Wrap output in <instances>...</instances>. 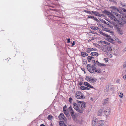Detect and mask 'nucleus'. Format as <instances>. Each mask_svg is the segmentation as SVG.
Here are the masks:
<instances>
[{
    "label": "nucleus",
    "mask_w": 126,
    "mask_h": 126,
    "mask_svg": "<svg viewBox=\"0 0 126 126\" xmlns=\"http://www.w3.org/2000/svg\"><path fill=\"white\" fill-rule=\"evenodd\" d=\"M108 16V17H109L110 19L116 22L117 23L119 24V25H120V26H122V25L125 24L126 23V14H124L122 16L123 19H120L119 20H118L116 18L115 16L113 15L112 14H111L110 12L108 11H105L104 12Z\"/></svg>",
    "instance_id": "nucleus-1"
},
{
    "label": "nucleus",
    "mask_w": 126,
    "mask_h": 126,
    "mask_svg": "<svg viewBox=\"0 0 126 126\" xmlns=\"http://www.w3.org/2000/svg\"><path fill=\"white\" fill-rule=\"evenodd\" d=\"M77 104L75 102L73 103V107L78 112L82 113L83 112L84 108L86 107V103L84 101L77 100Z\"/></svg>",
    "instance_id": "nucleus-2"
},
{
    "label": "nucleus",
    "mask_w": 126,
    "mask_h": 126,
    "mask_svg": "<svg viewBox=\"0 0 126 126\" xmlns=\"http://www.w3.org/2000/svg\"><path fill=\"white\" fill-rule=\"evenodd\" d=\"M69 112L70 113L73 119L75 121H77L76 116V114L74 111L73 110L71 106H70L68 108Z\"/></svg>",
    "instance_id": "nucleus-3"
},
{
    "label": "nucleus",
    "mask_w": 126,
    "mask_h": 126,
    "mask_svg": "<svg viewBox=\"0 0 126 126\" xmlns=\"http://www.w3.org/2000/svg\"><path fill=\"white\" fill-rule=\"evenodd\" d=\"M96 67V65L93 64L92 65H90L89 64H88L87 66V68L88 71L91 73L94 72V69Z\"/></svg>",
    "instance_id": "nucleus-4"
},
{
    "label": "nucleus",
    "mask_w": 126,
    "mask_h": 126,
    "mask_svg": "<svg viewBox=\"0 0 126 126\" xmlns=\"http://www.w3.org/2000/svg\"><path fill=\"white\" fill-rule=\"evenodd\" d=\"M85 79L90 83H95L97 80V79L96 78H93L89 76H87Z\"/></svg>",
    "instance_id": "nucleus-5"
},
{
    "label": "nucleus",
    "mask_w": 126,
    "mask_h": 126,
    "mask_svg": "<svg viewBox=\"0 0 126 126\" xmlns=\"http://www.w3.org/2000/svg\"><path fill=\"white\" fill-rule=\"evenodd\" d=\"M92 126H98V119L94 117L92 120Z\"/></svg>",
    "instance_id": "nucleus-6"
},
{
    "label": "nucleus",
    "mask_w": 126,
    "mask_h": 126,
    "mask_svg": "<svg viewBox=\"0 0 126 126\" xmlns=\"http://www.w3.org/2000/svg\"><path fill=\"white\" fill-rule=\"evenodd\" d=\"M113 25L115 27V28L117 29V32L118 33L121 35L122 34H123L122 31L120 28L118 27V26L117 24L114 23Z\"/></svg>",
    "instance_id": "nucleus-7"
},
{
    "label": "nucleus",
    "mask_w": 126,
    "mask_h": 126,
    "mask_svg": "<svg viewBox=\"0 0 126 126\" xmlns=\"http://www.w3.org/2000/svg\"><path fill=\"white\" fill-rule=\"evenodd\" d=\"M99 43L100 44H102L103 46H108L109 44H110V43L104 41H98Z\"/></svg>",
    "instance_id": "nucleus-8"
},
{
    "label": "nucleus",
    "mask_w": 126,
    "mask_h": 126,
    "mask_svg": "<svg viewBox=\"0 0 126 126\" xmlns=\"http://www.w3.org/2000/svg\"><path fill=\"white\" fill-rule=\"evenodd\" d=\"M59 118L61 120L63 121H64L65 120V117L63 113H61L59 116Z\"/></svg>",
    "instance_id": "nucleus-9"
},
{
    "label": "nucleus",
    "mask_w": 126,
    "mask_h": 126,
    "mask_svg": "<svg viewBox=\"0 0 126 126\" xmlns=\"http://www.w3.org/2000/svg\"><path fill=\"white\" fill-rule=\"evenodd\" d=\"M126 10L125 9L123 8L122 7H119L118 9H117V11L121 14H123V12H125Z\"/></svg>",
    "instance_id": "nucleus-10"
},
{
    "label": "nucleus",
    "mask_w": 126,
    "mask_h": 126,
    "mask_svg": "<svg viewBox=\"0 0 126 126\" xmlns=\"http://www.w3.org/2000/svg\"><path fill=\"white\" fill-rule=\"evenodd\" d=\"M108 41L112 43H113L114 40L112 39L111 38V36L108 35H107L106 37Z\"/></svg>",
    "instance_id": "nucleus-11"
},
{
    "label": "nucleus",
    "mask_w": 126,
    "mask_h": 126,
    "mask_svg": "<svg viewBox=\"0 0 126 126\" xmlns=\"http://www.w3.org/2000/svg\"><path fill=\"white\" fill-rule=\"evenodd\" d=\"M110 109L109 108H107L104 111V113L106 116L109 115L110 113Z\"/></svg>",
    "instance_id": "nucleus-12"
},
{
    "label": "nucleus",
    "mask_w": 126,
    "mask_h": 126,
    "mask_svg": "<svg viewBox=\"0 0 126 126\" xmlns=\"http://www.w3.org/2000/svg\"><path fill=\"white\" fill-rule=\"evenodd\" d=\"M110 8L112 9L111 11V12L112 13L114 14L115 12H114V11H117V8L116 6H112L110 7Z\"/></svg>",
    "instance_id": "nucleus-13"
},
{
    "label": "nucleus",
    "mask_w": 126,
    "mask_h": 126,
    "mask_svg": "<svg viewBox=\"0 0 126 126\" xmlns=\"http://www.w3.org/2000/svg\"><path fill=\"white\" fill-rule=\"evenodd\" d=\"M88 18H91L93 19L94 20H95L98 22H99V21L96 17L93 16H88Z\"/></svg>",
    "instance_id": "nucleus-14"
},
{
    "label": "nucleus",
    "mask_w": 126,
    "mask_h": 126,
    "mask_svg": "<svg viewBox=\"0 0 126 126\" xmlns=\"http://www.w3.org/2000/svg\"><path fill=\"white\" fill-rule=\"evenodd\" d=\"M98 126H103L104 124V121L102 120H98Z\"/></svg>",
    "instance_id": "nucleus-15"
},
{
    "label": "nucleus",
    "mask_w": 126,
    "mask_h": 126,
    "mask_svg": "<svg viewBox=\"0 0 126 126\" xmlns=\"http://www.w3.org/2000/svg\"><path fill=\"white\" fill-rule=\"evenodd\" d=\"M84 85L88 87L92 88H94V87L92 86L89 83L87 82H84Z\"/></svg>",
    "instance_id": "nucleus-16"
},
{
    "label": "nucleus",
    "mask_w": 126,
    "mask_h": 126,
    "mask_svg": "<svg viewBox=\"0 0 126 126\" xmlns=\"http://www.w3.org/2000/svg\"><path fill=\"white\" fill-rule=\"evenodd\" d=\"M98 55V53L96 52H92L90 54V55L91 56H97Z\"/></svg>",
    "instance_id": "nucleus-17"
},
{
    "label": "nucleus",
    "mask_w": 126,
    "mask_h": 126,
    "mask_svg": "<svg viewBox=\"0 0 126 126\" xmlns=\"http://www.w3.org/2000/svg\"><path fill=\"white\" fill-rule=\"evenodd\" d=\"M110 44H109L108 46H107L106 47V48L107 50L108 51H110L111 50V47L110 46Z\"/></svg>",
    "instance_id": "nucleus-18"
},
{
    "label": "nucleus",
    "mask_w": 126,
    "mask_h": 126,
    "mask_svg": "<svg viewBox=\"0 0 126 126\" xmlns=\"http://www.w3.org/2000/svg\"><path fill=\"white\" fill-rule=\"evenodd\" d=\"M75 97L78 99H81L83 98V96L82 95H75Z\"/></svg>",
    "instance_id": "nucleus-19"
},
{
    "label": "nucleus",
    "mask_w": 126,
    "mask_h": 126,
    "mask_svg": "<svg viewBox=\"0 0 126 126\" xmlns=\"http://www.w3.org/2000/svg\"><path fill=\"white\" fill-rule=\"evenodd\" d=\"M93 59H94V57L92 56H88L87 57V59L89 62H90L91 60H92Z\"/></svg>",
    "instance_id": "nucleus-20"
},
{
    "label": "nucleus",
    "mask_w": 126,
    "mask_h": 126,
    "mask_svg": "<svg viewBox=\"0 0 126 126\" xmlns=\"http://www.w3.org/2000/svg\"><path fill=\"white\" fill-rule=\"evenodd\" d=\"M108 98L105 99V100L103 101V104L104 105H105L107 104L108 102Z\"/></svg>",
    "instance_id": "nucleus-21"
},
{
    "label": "nucleus",
    "mask_w": 126,
    "mask_h": 126,
    "mask_svg": "<svg viewBox=\"0 0 126 126\" xmlns=\"http://www.w3.org/2000/svg\"><path fill=\"white\" fill-rule=\"evenodd\" d=\"M64 108H63V111L65 114L67 116L68 114V112L66 110L64 109Z\"/></svg>",
    "instance_id": "nucleus-22"
},
{
    "label": "nucleus",
    "mask_w": 126,
    "mask_h": 126,
    "mask_svg": "<svg viewBox=\"0 0 126 126\" xmlns=\"http://www.w3.org/2000/svg\"><path fill=\"white\" fill-rule=\"evenodd\" d=\"M92 12L93 13L95 16H98V14L99 13L96 11H92Z\"/></svg>",
    "instance_id": "nucleus-23"
},
{
    "label": "nucleus",
    "mask_w": 126,
    "mask_h": 126,
    "mask_svg": "<svg viewBox=\"0 0 126 126\" xmlns=\"http://www.w3.org/2000/svg\"><path fill=\"white\" fill-rule=\"evenodd\" d=\"M90 28L91 29L94 30H97L99 29V28L98 27H95L94 26H91Z\"/></svg>",
    "instance_id": "nucleus-24"
},
{
    "label": "nucleus",
    "mask_w": 126,
    "mask_h": 126,
    "mask_svg": "<svg viewBox=\"0 0 126 126\" xmlns=\"http://www.w3.org/2000/svg\"><path fill=\"white\" fill-rule=\"evenodd\" d=\"M60 126H64L65 124L63 121H61L59 122Z\"/></svg>",
    "instance_id": "nucleus-25"
},
{
    "label": "nucleus",
    "mask_w": 126,
    "mask_h": 126,
    "mask_svg": "<svg viewBox=\"0 0 126 126\" xmlns=\"http://www.w3.org/2000/svg\"><path fill=\"white\" fill-rule=\"evenodd\" d=\"M94 72H95L99 73L101 72V71L99 69H96V68H95V69H94Z\"/></svg>",
    "instance_id": "nucleus-26"
},
{
    "label": "nucleus",
    "mask_w": 126,
    "mask_h": 126,
    "mask_svg": "<svg viewBox=\"0 0 126 126\" xmlns=\"http://www.w3.org/2000/svg\"><path fill=\"white\" fill-rule=\"evenodd\" d=\"M82 95L81 92H76L75 94V95Z\"/></svg>",
    "instance_id": "nucleus-27"
},
{
    "label": "nucleus",
    "mask_w": 126,
    "mask_h": 126,
    "mask_svg": "<svg viewBox=\"0 0 126 126\" xmlns=\"http://www.w3.org/2000/svg\"><path fill=\"white\" fill-rule=\"evenodd\" d=\"M84 12H85L86 13L91 14L92 15H93V13L92 12V11L91 12L90 11H88L86 10H84Z\"/></svg>",
    "instance_id": "nucleus-28"
},
{
    "label": "nucleus",
    "mask_w": 126,
    "mask_h": 126,
    "mask_svg": "<svg viewBox=\"0 0 126 126\" xmlns=\"http://www.w3.org/2000/svg\"><path fill=\"white\" fill-rule=\"evenodd\" d=\"M95 65H98V66H100L101 64V63H100L98 61H96L95 64Z\"/></svg>",
    "instance_id": "nucleus-29"
},
{
    "label": "nucleus",
    "mask_w": 126,
    "mask_h": 126,
    "mask_svg": "<svg viewBox=\"0 0 126 126\" xmlns=\"http://www.w3.org/2000/svg\"><path fill=\"white\" fill-rule=\"evenodd\" d=\"M102 22L105 24H107V25H108L109 26H110V24H109V23H108V24L107 23H106V21H105V20H102Z\"/></svg>",
    "instance_id": "nucleus-30"
},
{
    "label": "nucleus",
    "mask_w": 126,
    "mask_h": 126,
    "mask_svg": "<svg viewBox=\"0 0 126 126\" xmlns=\"http://www.w3.org/2000/svg\"><path fill=\"white\" fill-rule=\"evenodd\" d=\"M80 88L82 90H86V87L83 86H81L80 87Z\"/></svg>",
    "instance_id": "nucleus-31"
},
{
    "label": "nucleus",
    "mask_w": 126,
    "mask_h": 126,
    "mask_svg": "<svg viewBox=\"0 0 126 126\" xmlns=\"http://www.w3.org/2000/svg\"><path fill=\"white\" fill-rule=\"evenodd\" d=\"M103 36H104L105 37H106L107 35H108L107 34H106L105 33L103 32H102L101 33V34Z\"/></svg>",
    "instance_id": "nucleus-32"
},
{
    "label": "nucleus",
    "mask_w": 126,
    "mask_h": 126,
    "mask_svg": "<svg viewBox=\"0 0 126 126\" xmlns=\"http://www.w3.org/2000/svg\"><path fill=\"white\" fill-rule=\"evenodd\" d=\"M123 94L122 93H120L119 95V96L120 98H122L123 97Z\"/></svg>",
    "instance_id": "nucleus-33"
},
{
    "label": "nucleus",
    "mask_w": 126,
    "mask_h": 126,
    "mask_svg": "<svg viewBox=\"0 0 126 126\" xmlns=\"http://www.w3.org/2000/svg\"><path fill=\"white\" fill-rule=\"evenodd\" d=\"M86 52H81V55L83 57H85Z\"/></svg>",
    "instance_id": "nucleus-34"
},
{
    "label": "nucleus",
    "mask_w": 126,
    "mask_h": 126,
    "mask_svg": "<svg viewBox=\"0 0 126 126\" xmlns=\"http://www.w3.org/2000/svg\"><path fill=\"white\" fill-rule=\"evenodd\" d=\"M72 100H73V99H72V98L70 97L69 98V101L70 103H72Z\"/></svg>",
    "instance_id": "nucleus-35"
},
{
    "label": "nucleus",
    "mask_w": 126,
    "mask_h": 126,
    "mask_svg": "<svg viewBox=\"0 0 126 126\" xmlns=\"http://www.w3.org/2000/svg\"><path fill=\"white\" fill-rule=\"evenodd\" d=\"M52 116L51 115H49L47 117V118L49 120L50 119L52 118Z\"/></svg>",
    "instance_id": "nucleus-36"
},
{
    "label": "nucleus",
    "mask_w": 126,
    "mask_h": 126,
    "mask_svg": "<svg viewBox=\"0 0 126 126\" xmlns=\"http://www.w3.org/2000/svg\"><path fill=\"white\" fill-rule=\"evenodd\" d=\"M91 51V50L90 48H87V52L88 53H89Z\"/></svg>",
    "instance_id": "nucleus-37"
},
{
    "label": "nucleus",
    "mask_w": 126,
    "mask_h": 126,
    "mask_svg": "<svg viewBox=\"0 0 126 126\" xmlns=\"http://www.w3.org/2000/svg\"><path fill=\"white\" fill-rule=\"evenodd\" d=\"M98 30L99 32L101 34V33H102V30L101 29H99H99Z\"/></svg>",
    "instance_id": "nucleus-38"
},
{
    "label": "nucleus",
    "mask_w": 126,
    "mask_h": 126,
    "mask_svg": "<svg viewBox=\"0 0 126 126\" xmlns=\"http://www.w3.org/2000/svg\"><path fill=\"white\" fill-rule=\"evenodd\" d=\"M92 61L93 63V64H95L96 62L95 61V60H94V59H92Z\"/></svg>",
    "instance_id": "nucleus-39"
},
{
    "label": "nucleus",
    "mask_w": 126,
    "mask_h": 126,
    "mask_svg": "<svg viewBox=\"0 0 126 126\" xmlns=\"http://www.w3.org/2000/svg\"><path fill=\"white\" fill-rule=\"evenodd\" d=\"M83 63H84V64H86L87 63V61L86 60L84 61H83Z\"/></svg>",
    "instance_id": "nucleus-40"
},
{
    "label": "nucleus",
    "mask_w": 126,
    "mask_h": 126,
    "mask_svg": "<svg viewBox=\"0 0 126 126\" xmlns=\"http://www.w3.org/2000/svg\"><path fill=\"white\" fill-rule=\"evenodd\" d=\"M106 31L107 32H110V33H111L112 32V31H110L109 30L107 29Z\"/></svg>",
    "instance_id": "nucleus-41"
},
{
    "label": "nucleus",
    "mask_w": 126,
    "mask_h": 126,
    "mask_svg": "<svg viewBox=\"0 0 126 126\" xmlns=\"http://www.w3.org/2000/svg\"><path fill=\"white\" fill-rule=\"evenodd\" d=\"M123 67H125L126 66V61L124 63V64L123 65Z\"/></svg>",
    "instance_id": "nucleus-42"
},
{
    "label": "nucleus",
    "mask_w": 126,
    "mask_h": 126,
    "mask_svg": "<svg viewBox=\"0 0 126 126\" xmlns=\"http://www.w3.org/2000/svg\"><path fill=\"white\" fill-rule=\"evenodd\" d=\"M95 45L97 47H99L100 46V45L97 44H96Z\"/></svg>",
    "instance_id": "nucleus-43"
},
{
    "label": "nucleus",
    "mask_w": 126,
    "mask_h": 126,
    "mask_svg": "<svg viewBox=\"0 0 126 126\" xmlns=\"http://www.w3.org/2000/svg\"><path fill=\"white\" fill-rule=\"evenodd\" d=\"M104 60H105V62L106 61L107 62H108V59L107 58H105L104 59Z\"/></svg>",
    "instance_id": "nucleus-44"
},
{
    "label": "nucleus",
    "mask_w": 126,
    "mask_h": 126,
    "mask_svg": "<svg viewBox=\"0 0 126 126\" xmlns=\"http://www.w3.org/2000/svg\"><path fill=\"white\" fill-rule=\"evenodd\" d=\"M79 85H80V86H81L83 84V82H80L79 83Z\"/></svg>",
    "instance_id": "nucleus-45"
},
{
    "label": "nucleus",
    "mask_w": 126,
    "mask_h": 126,
    "mask_svg": "<svg viewBox=\"0 0 126 126\" xmlns=\"http://www.w3.org/2000/svg\"><path fill=\"white\" fill-rule=\"evenodd\" d=\"M114 14L115 15H116L117 16H118L119 15L118 14L115 12V14Z\"/></svg>",
    "instance_id": "nucleus-46"
},
{
    "label": "nucleus",
    "mask_w": 126,
    "mask_h": 126,
    "mask_svg": "<svg viewBox=\"0 0 126 126\" xmlns=\"http://www.w3.org/2000/svg\"><path fill=\"white\" fill-rule=\"evenodd\" d=\"M123 78L125 80H126V75L123 76Z\"/></svg>",
    "instance_id": "nucleus-47"
},
{
    "label": "nucleus",
    "mask_w": 126,
    "mask_h": 126,
    "mask_svg": "<svg viewBox=\"0 0 126 126\" xmlns=\"http://www.w3.org/2000/svg\"><path fill=\"white\" fill-rule=\"evenodd\" d=\"M98 16L99 17H101L102 16V14H100L99 13H98Z\"/></svg>",
    "instance_id": "nucleus-48"
},
{
    "label": "nucleus",
    "mask_w": 126,
    "mask_h": 126,
    "mask_svg": "<svg viewBox=\"0 0 126 126\" xmlns=\"http://www.w3.org/2000/svg\"><path fill=\"white\" fill-rule=\"evenodd\" d=\"M70 39L69 38L67 39V43H69L70 42Z\"/></svg>",
    "instance_id": "nucleus-49"
},
{
    "label": "nucleus",
    "mask_w": 126,
    "mask_h": 126,
    "mask_svg": "<svg viewBox=\"0 0 126 126\" xmlns=\"http://www.w3.org/2000/svg\"><path fill=\"white\" fill-rule=\"evenodd\" d=\"M101 65L100 66H105V65L104 64H101Z\"/></svg>",
    "instance_id": "nucleus-50"
},
{
    "label": "nucleus",
    "mask_w": 126,
    "mask_h": 126,
    "mask_svg": "<svg viewBox=\"0 0 126 126\" xmlns=\"http://www.w3.org/2000/svg\"><path fill=\"white\" fill-rule=\"evenodd\" d=\"M63 108H64V109L66 110V109L67 108V107L66 105H65V106H64L63 107Z\"/></svg>",
    "instance_id": "nucleus-51"
},
{
    "label": "nucleus",
    "mask_w": 126,
    "mask_h": 126,
    "mask_svg": "<svg viewBox=\"0 0 126 126\" xmlns=\"http://www.w3.org/2000/svg\"><path fill=\"white\" fill-rule=\"evenodd\" d=\"M115 40L118 42H119V40L118 38H116Z\"/></svg>",
    "instance_id": "nucleus-52"
},
{
    "label": "nucleus",
    "mask_w": 126,
    "mask_h": 126,
    "mask_svg": "<svg viewBox=\"0 0 126 126\" xmlns=\"http://www.w3.org/2000/svg\"><path fill=\"white\" fill-rule=\"evenodd\" d=\"M75 45V42H74L73 41V42L72 43V46H73Z\"/></svg>",
    "instance_id": "nucleus-53"
},
{
    "label": "nucleus",
    "mask_w": 126,
    "mask_h": 126,
    "mask_svg": "<svg viewBox=\"0 0 126 126\" xmlns=\"http://www.w3.org/2000/svg\"><path fill=\"white\" fill-rule=\"evenodd\" d=\"M107 29L106 28H104L103 29V30L104 31H106Z\"/></svg>",
    "instance_id": "nucleus-54"
},
{
    "label": "nucleus",
    "mask_w": 126,
    "mask_h": 126,
    "mask_svg": "<svg viewBox=\"0 0 126 126\" xmlns=\"http://www.w3.org/2000/svg\"><path fill=\"white\" fill-rule=\"evenodd\" d=\"M40 126H46L45 125H44L43 124H42L40 125Z\"/></svg>",
    "instance_id": "nucleus-55"
},
{
    "label": "nucleus",
    "mask_w": 126,
    "mask_h": 126,
    "mask_svg": "<svg viewBox=\"0 0 126 126\" xmlns=\"http://www.w3.org/2000/svg\"><path fill=\"white\" fill-rule=\"evenodd\" d=\"M90 49H91V51L93 50H94V49L92 48H90Z\"/></svg>",
    "instance_id": "nucleus-56"
},
{
    "label": "nucleus",
    "mask_w": 126,
    "mask_h": 126,
    "mask_svg": "<svg viewBox=\"0 0 126 126\" xmlns=\"http://www.w3.org/2000/svg\"><path fill=\"white\" fill-rule=\"evenodd\" d=\"M89 90L90 89L89 88H88L87 87H86V90Z\"/></svg>",
    "instance_id": "nucleus-57"
},
{
    "label": "nucleus",
    "mask_w": 126,
    "mask_h": 126,
    "mask_svg": "<svg viewBox=\"0 0 126 126\" xmlns=\"http://www.w3.org/2000/svg\"><path fill=\"white\" fill-rule=\"evenodd\" d=\"M93 40V39H91V40L89 39V40L88 41H91V40Z\"/></svg>",
    "instance_id": "nucleus-58"
},
{
    "label": "nucleus",
    "mask_w": 126,
    "mask_h": 126,
    "mask_svg": "<svg viewBox=\"0 0 126 126\" xmlns=\"http://www.w3.org/2000/svg\"><path fill=\"white\" fill-rule=\"evenodd\" d=\"M88 54L86 53H85V56H88Z\"/></svg>",
    "instance_id": "nucleus-59"
},
{
    "label": "nucleus",
    "mask_w": 126,
    "mask_h": 126,
    "mask_svg": "<svg viewBox=\"0 0 126 126\" xmlns=\"http://www.w3.org/2000/svg\"><path fill=\"white\" fill-rule=\"evenodd\" d=\"M124 51H126V47L124 49Z\"/></svg>",
    "instance_id": "nucleus-60"
},
{
    "label": "nucleus",
    "mask_w": 126,
    "mask_h": 126,
    "mask_svg": "<svg viewBox=\"0 0 126 126\" xmlns=\"http://www.w3.org/2000/svg\"><path fill=\"white\" fill-rule=\"evenodd\" d=\"M99 20H100V21H101L102 22V20H103V19H99Z\"/></svg>",
    "instance_id": "nucleus-61"
},
{
    "label": "nucleus",
    "mask_w": 126,
    "mask_h": 126,
    "mask_svg": "<svg viewBox=\"0 0 126 126\" xmlns=\"http://www.w3.org/2000/svg\"><path fill=\"white\" fill-rule=\"evenodd\" d=\"M92 39H93V37H92Z\"/></svg>",
    "instance_id": "nucleus-62"
},
{
    "label": "nucleus",
    "mask_w": 126,
    "mask_h": 126,
    "mask_svg": "<svg viewBox=\"0 0 126 126\" xmlns=\"http://www.w3.org/2000/svg\"><path fill=\"white\" fill-rule=\"evenodd\" d=\"M101 114V113H100V114Z\"/></svg>",
    "instance_id": "nucleus-63"
}]
</instances>
